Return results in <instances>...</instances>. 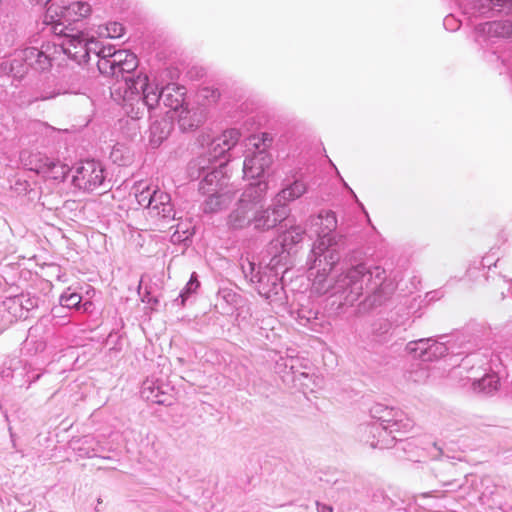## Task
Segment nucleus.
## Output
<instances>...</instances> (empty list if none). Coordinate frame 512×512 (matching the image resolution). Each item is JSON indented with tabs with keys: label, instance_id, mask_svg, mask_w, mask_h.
<instances>
[{
	"label": "nucleus",
	"instance_id": "nucleus-1",
	"mask_svg": "<svg viewBox=\"0 0 512 512\" xmlns=\"http://www.w3.org/2000/svg\"><path fill=\"white\" fill-rule=\"evenodd\" d=\"M311 225L318 227L315 231L318 240L307 259L308 269L316 270L314 288L319 293L340 294L348 305H353L364 292L372 305L382 304L389 295L390 284L386 282V271L379 266L356 265L341 273L332 285H324L328 273L340 259L336 236L333 234L337 227L335 213L322 211L311 218Z\"/></svg>",
	"mask_w": 512,
	"mask_h": 512
},
{
	"label": "nucleus",
	"instance_id": "nucleus-2",
	"mask_svg": "<svg viewBox=\"0 0 512 512\" xmlns=\"http://www.w3.org/2000/svg\"><path fill=\"white\" fill-rule=\"evenodd\" d=\"M185 88L168 84L159 90L149 82L147 75L139 74L136 79L127 80L124 86V110L132 119H140L145 110L151 111L163 103L174 112L184 108Z\"/></svg>",
	"mask_w": 512,
	"mask_h": 512
},
{
	"label": "nucleus",
	"instance_id": "nucleus-3",
	"mask_svg": "<svg viewBox=\"0 0 512 512\" xmlns=\"http://www.w3.org/2000/svg\"><path fill=\"white\" fill-rule=\"evenodd\" d=\"M372 422L359 427L361 441L371 448L388 449L409 432L414 423L403 411L383 404L370 409Z\"/></svg>",
	"mask_w": 512,
	"mask_h": 512
},
{
	"label": "nucleus",
	"instance_id": "nucleus-4",
	"mask_svg": "<svg viewBox=\"0 0 512 512\" xmlns=\"http://www.w3.org/2000/svg\"><path fill=\"white\" fill-rule=\"evenodd\" d=\"M51 67L52 58L36 47L15 51L11 59L3 61L0 65L5 74L18 80L23 79L30 69L45 72Z\"/></svg>",
	"mask_w": 512,
	"mask_h": 512
},
{
	"label": "nucleus",
	"instance_id": "nucleus-5",
	"mask_svg": "<svg viewBox=\"0 0 512 512\" xmlns=\"http://www.w3.org/2000/svg\"><path fill=\"white\" fill-rule=\"evenodd\" d=\"M268 184L264 181H258L250 184L241 194L234 209L227 218V225L230 229H244L252 224L254 210L262 202Z\"/></svg>",
	"mask_w": 512,
	"mask_h": 512
},
{
	"label": "nucleus",
	"instance_id": "nucleus-6",
	"mask_svg": "<svg viewBox=\"0 0 512 512\" xmlns=\"http://www.w3.org/2000/svg\"><path fill=\"white\" fill-rule=\"evenodd\" d=\"M227 161L228 159H225L218 164H213L207 162L206 157H199L189 163L188 169L192 178H199L203 175L199 184L202 194L229 188L224 172Z\"/></svg>",
	"mask_w": 512,
	"mask_h": 512
},
{
	"label": "nucleus",
	"instance_id": "nucleus-7",
	"mask_svg": "<svg viewBox=\"0 0 512 512\" xmlns=\"http://www.w3.org/2000/svg\"><path fill=\"white\" fill-rule=\"evenodd\" d=\"M75 187L86 192L107 189L109 181L102 164L95 160L81 162L72 178Z\"/></svg>",
	"mask_w": 512,
	"mask_h": 512
},
{
	"label": "nucleus",
	"instance_id": "nucleus-8",
	"mask_svg": "<svg viewBox=\"0 0 512 512\" xmlns=\"http://www.w3.org/2000/svg\"><path fill=\"white\" fill-rule=\"evenodd\" d=\"M278 263L276 258H272L254 284L259 295L268 300L270 304L282 306L285 304L286 295L278 272L274 270Z\"/></svg>",
	"mask_w": 512,
	"mask_h": 512
},
{
	"label": "nucleus",
	"instance_id": "nucleus-9",
	"mask_svg": "<svg viewBox=\"0 0 512 512\" xmlns=\"http://www.w3.org/2000/svg\"><path fill=\"white\" fill-rule=\"evenodd\" d=\"M248 145L256 148L251 156H247L243 163L244 177L247 179L261 178L265 171L270 167L272 158L265 148H261V139L258 136L252 135L248 137ZM264 145V143H262Z\"/></svg>",
	"mask_w": 512,
	"mask_h": 512
},
{
	"label": "nucleus",
	"instance_id": "nucleus-10",
	"mask_svg": "<svg viewBox=\"0 0 512 512\" xmlns=\"http://www.w3.org/2000/svg\"><path fill=\"white\" fill-rule=\"evenodd\" d=\"M291 316L299 325L316 333H325L331 328V324L326 316L320 313L318 309L312 307L309 302L301 304L297 310L292 311Z\"/></svg>",
	"mask_w": 512,
	"mask_h": 512
},
{
	"label": "nucleus",
	"instance_id": "nucleus-11",
	"mask_svg": "<svg viewBox=\"0 0 512 512\" xmlns=\"http://www.w3.org/2000/svg\"><path fill=\"white\" fill-rule=\"evenodd\" d=\"M406 351L414 358L427 362L444 356L448 349L443 343L432 338H423L408 342Z\"/></svg>",
	"mask_w": 512,
	"mask_h": 512
},
{
	"label": "nucleus",
	"instance_id": "nucleus-12",
	"mask_svg": "<svg viewBox=\"0 0 512 512\" xmlns=\"http://www.w3.org/2000/svg\"><path fill=\"white\" fill-rule=\"evenodd\" d=\"M288 212L287 206L279 203L266 209H258L257 206L254 210L252 222L254 229L259 231L272 229L287 218Z\"/></svg>",
	"mask_w": 512,
	"mask_h": 512
},
{
	"label": "nucleus",
	"instance_id": "nucleus-13",
	"mask_svg": "<svg viewBox=\"0 0 512 512\" xmlns=\"http://www.w3.org/2000/svg\"><path fill=\"white\" fill-rule=\"evenodd\" d=\"M240 137L241 134L237 129L224 131L221 135L211 141L207 155H204L203 157H206V161L209 163H216L237 144Z\"/></svg>",
	"mask_w": 512,
	"mask_h": 512
},
{
	"label": "nucleus",
	"instance_id": "nucleus-14",
	"mask_svg": "<svg viewBox=\"0 0 512 512\" xmlns=\"http://www.w3.org/2000/svg\"><path fill=\"white\" fill-rule=\"evenodd\" d=\"M118 65H117V76L118 87L115 89V94H118L122 98V105L124 106V86L127 80L136 79V77H131V74L138 66V60L134 53H131L127 50L119 51L117 55Z\"/></svg>",
	"mask_w": 512,
	"mask_h": 512
},
{
	"label": "nucleus",
	"instance_id": "nucleus-15",
	"mask_svg": "<svg viewBox=\"0 0 512 512\" xmlns=\"http://www.w3.org/2000/svg\"><path fill=\"white\" fill-rule=\"evenodd\" d=\"M67 35L59 44L63 53L78 64L89 61V48L87 47V38L84 34L77 32Z\"/></svg>",
	"mask_w": 512,
	"mask_h": 512
},
{
	"label": "nucleus",
	"instance_id": "nucleus-16",
	"mask_svg": "<svg viewBox=\"0 0 512 512\" xmlns=\"http://www.w3.org/2000/svg\"><path fill=\"white\" fill-rule=\"evenodd\" d=\"M43 24L46 26L44 29H48L56 36L63 37V40L68 36L67 34H73L74 31L73 28L69 27L71 22L61 17L59 8L53 3L47 7Z\"/></svg>",
	"mask_w": 512,
	"mask_h": 512
},
{
	"label": "nucleus",
	"instance_id": "nucleus-17",
	"mask_svg": "<svg viewBox=\"0 0 512 512\" xmlns=\"http://www.w3.org/2000/svg\"><path fill=\"white\" fill-rule=\"evenodd\" d=\"M147 209L149 210V214L153 217H161L165 220L175 219V210L171 203V196L158 187L154 191L151 204Z\"/></svg>",
	"mask_w": 512,
	"mask_h": 512
},
{
	"label": "nucleus",
	"instance_id": "nucleus-18",
	"mask_svg": "<svg viewBox=\"0 0 512 512\" xmlns=\"http://www.w3.org/2000/svg\"><path fill=\"white\" fill-rule=\"evenodd\" d=\"M202 204L204 213H217L227 208L235 197V192L231 188L210 192Z\"/></svg>",
	"mask_w": 512,
	"mask_h": 512
},
{
	"label": "nucleus",
	"instance_id": "nucleus-19",
	"mask_svg": "<svg viewBox=\"0 0 512 512\" xmlns=\"http://www.w3.org/2000/svg\"><path fill=\"white\" fill-rule=\"evenodd\" d=\"M158 379L147 378L141 386V397L151 403L165 404L167 402L166 388Z\"/></svg>",
	"mask_w": 512,
	"mask_h": 512
},
{
	"label": "nucleus",
	"instance_id": "nucleus-20",
	"mask_svg": "<svg viewBox=\"0 0 512 512\" xmlns=\"http://www.w3.org/2000/svg\"><path fill=\"white\" fill-rule=\"evenodd\" d=\"M20 159L29 170L44 176L53 158L39 151H23L20 154Z\"/></svg>",
	"mask_w": 512,
	"mask_h": 512
},
{
	"label": "nucleus",
	"instance_id": "nucleus-21",
	"mask_svg": "<svg viewBox=\"0 0 512 512\" xmlns=\"http://www.w3.org/2000/svg\"><path fill=\"white\" fill-rule=\"evenodd\" d=\"M307 192V184L302 179H294L286 184L277 194V203L286 206V203L300 198Z\"/></svg>",
	"mask_w": 512,
	"mask_h": 512
},
{
	"label": "nucleus",
	"instance_id": "nucleus-22",
	"mask_svg": "<svg viewBox=\"0 0 512 512\" xmlns=\"http://www.w3.org/2000/svg\"><path fill=\"white\" fill-rule=\"evenodd\" d=\"M61 17L70 22L87 17L91 12V6L87 2L77 1L64 6H57Z\"/></svg>",
	"mask_w": 512,
	"mask_h": 512
},
{
	"label": "nucleus",
	"instance_id": "nucleus-23",
	"mask_svg": "<svg viewBox=\"0 0 512 512\" xmlns=\"http://www.w3.org/2000/svg\"><path fill=\"white\" fill-rule=\"evenodd\" d=\"M59 93L48 91H32L22 89L15 95L16 104L20 107L29 106L37 101H46L56 97Z\"/></svg>",
	"mask_w": 512,
	"mask_h": 512
},
{
	"label": "nucleus",
	"instance_id": "nucleus-24",
	"mask_svg": "<svg viewBox=\"0 0 512 512\" xmlns=\"http://www.w3.org/2000/svg\"><path fill=\"white\" fill-rule=\"evenodd\" d=\"M471 372L473 376L468 375L466 378L468 382H471L474 391L489 394L497 389L499 378L496 375L484 374L478 377L474 371Z\"/></svg>",
	"mask_w": 512,
	"mask_h": 512
},
{
	"label": "nucleus",
	"instance_id": "nucleus-25",
	"mask_svg": "<svg viewBox=\"0 0 512 512\" xmlns=\"http://www.w3.org/2000/svg\"><path fill=\"white\" fill-rule=\"evenodd\" d=\"M483 31L489 37L512 40V19L488 22Z\"/></svg>",
	"mask_w": 512,
	"mask_h": 512
},
{
	"label": "nucleus",
	"instance_id": "nucleus-26",
	"mask_svg": "<svg viewBox=\"0 0 512 512\" xmlns=\"http://www.w3.org/2000/svg\"><path fill=\"white\" fill-rule=\"evenodd\" d=\"M305 230L299 225H293L280 236V243L283 252L290 253V250L302 241Z\"/></svg>",
	"mask_w": 512,
	"mask_h": 512
},
{
	"label": "nucleus",
	"instance_id": "nucleus-27",
	"mask_svg": "<svg viewBox=\"0 0 512 512\" xmlns=\"http://www.w3.org/2000/svg\"><path fill=\"white\" fill-rule=\"evenodd\" d=\"M178 124L182 131H192L202 122V116L191 112L186 107L178 111Z\"/></svg>",
	"mask_w": 512,
	"mask_h": 512
},
{
	"label": "nucleus",
	"instance_id": "nucleus-28",
	"mask_svg": "<svg viewBox=\"0 0 512 512\" xmlns=\"http://www.w3.org/2000/svg\"><path fill=\"white\" fill-rule=\"evenodd\" d=\"M170 133V124L167 121H155L150 126V143L158 147Z\"/></svg>",
	"mask_w": 512,
	"mask_h": 512
},
{
	"label": "nucleus",
	"instance_id": "nucleus-29",
	"mask_svg": "<svg viewBox=\"0 0 512 512\" xmlns=\"http://www.w3.org/2000/svg\"><path fill=\"white\" fill-rule=\"evenodd\" d=\"M70 169L67 165L61 163L59 160L52 159V163H50L47 172H45V178L64 181L69 173Z\"/></svg>",
	"mask_w": 512,
	"mask_h": 512
},
{
	"label": "nucleus",
	"instance_id": "nucleus-30",
	"mask_svg": "<svg viewBox=\"0 0 512 512\" xmlns=\"http://www.w3.org/2000/svg\"><path fill=\"white\" fill-rule=\"evenodd\" d=\"M156 186H149L146 183L140 182L135 187V197L138 204L144 208H147L151 204V198L154 195Z\"/></svg>",
	"mask_w": 512,
	"mask_h": 512
},
{
	"label": "nucleus",
	"instance_id": "nucleus-31",
	"mask_svg": "<svg viewBox=\"0 0 512 512\" xmlns=\"http://www.w3.org/2000/svg\"><path fill=\"white\" fill-rule=\"evenodd\" d=\"M118 58H98L97 67L99 72L104 76L115 77L117 76Z\"/></svg>",
	"mask_w": 512,
	"mask_h": 512
},
{
	"label": "nucleus",
	"instance_id": "nucleus-32",
	"mask_svg": "<svg viewBox=\"0 0 512 512\" xmlns=\"http://www.w3.org/2000/svg\"><path fill=\"white\" fill-rule=\"evenodd\" d=\"M241 269L245 278L249 279L252 283L263 273V270L261 268L256 269V264L248 258L241 259Z\"/></svg>",
	"mask_w": 512,
	"mask_h": 512
},
{
	"label": "nucleus",
	"instance_id": "nucleus-33",
	"mask_svg": "<svg viewBox=\"0 0 512 512\" xmlns=\"http://www.w3.org/2000/svg\"><path fill=\"white\" fill-rule=\"evenodd\" d=\"M94 444L98 446V443L92 437H84L82 440V446L78 448V454L81 457L92 458L97 456V449Z\"/></svg>",
	"mask_w": 512,
	"mask_h": 512
},
{
	"label": "nucleus",
	"instance_id": "nucleus-34",
	"mask_svg": "<svg viewBox=\"0 0 512 512\" xmlns=\"http://www.w3.org/2000/svg\"><path fill=\"white\" fill-rule=\"evenodd\" d=\"M82 297L80 294L75 292H70V288L67 289L61 296H60V305L62 307L67 308H77L79 304L81 303Z\"/></svg>",
	"mask_w": 512,
	"mask_h": 512
},
{
	"label": "nucleus",
	"instance_id": "nucleus-35",
	"mask_svg": "<svg viewBox=\"0 0 512 512\" xmlns=\"http://www.w3.org/2000/svg\"><path fill=\"white\" fill-rule=\"evenodd\" d=\"M200 286V283L197 279V274L195 272L192 273L190 280L186 284L183 291L180 293V297L182 298V303L185 302V300L188 298V296L192 293H194L198 287Z\"/></svg>",
	"mask_w": 512,
	"mask_h": 512
},
{
	"label": "nucleus",
	"instance_id": "nucleus-36",
	"mask_svg": "<svg viewBox=\"0 0 512 512\" xmlns=\"http://www.w3.org/2000/svg\"><path fill=\"white\" fill-rule=\"evenodd\" d=\"M106 33L101 32V35H105L109 38H119L124 33V27L121 23L110 22L105 27Z\"/></svg>",
	"mask_w": 512,
	"mask_h": 512
},
{
	"label": "nucleus",
	"instance_id": "nucleus-37",
	"mask_svg": "<svg viewBox=\"0 0 512 512\" xmlns=\"http://www.w3.org/2000/svg\"><path fill=\"white\" fill-rule=\"evenodd\" d=\"M483 7H487L494 12H501L510 5L509 0H480Z\"/></svg>",
	"mask_w": 512,
	"mask_h": 512
},
{
	"label": "nucleus",
	"instance_id": "nucleus-38",
	"mask_svg": "<svg viewBox=\"0 0 512 512\" xmlns=\"http://www.w3.org/2000/svg\"><path fill=\"white\" fill-rule=\"evenodd\" d=\"M120 50H116L113 46L102 45L98 52V58H114Z\"/></svg>",
	"mask_w": 512,
	"mask_h": 512
},
{
	"label": "nucleus",
	"instance_id": "nucleus-39",
	"mask_svg": "<svg viewBox=\"0 0 512 512\" xmlns=\"http://www.w3.org/2000/svg\"><path fill=\"white\" fill-rule=\"evenodd\" d=\"M443 25L447 30L455 31L459 28V22L452 15H448L444 18Z\"/></svg>",
	"mask_w": 512,
	"mask_h": 512
},
{
	"label": "nucleus",
	"instance_id": "nucleus-40",
	"mask_svg": "<svg viewBox=\"0 0 512 512\" xmlns=\"http://www.w3.org/2000/svg\"><path fill=\"white\" fill-rule=\"evenodd\" d=\"M13 302L15 304H18L20 305L21 307L25 308L27 311H29L30 309H32L34 306H36V302L33 301L32 299L30 298H27L26 299V303L24 304L23 302V296L22 297H16Z\"/></svg>",
	"mask_w": 512,
	"mask_h": 512
},
{
	"label": "nucleus",
	"instance_id": "nucleus-41",
	"mask_svg": "<svg viewBox=\"0 0 512 512\" xmlns=\"http://www.w3.org/2000/svg\"><path fill=\"white\" fill-rule=\"evenodd\" d=\"M102 44L98 41H95V40H88L87 39V47L89 48V55L91 53H94L95 56L98 58V52H99V49L101 48Z\"/></svg>",
	"mask_w": 512,
	"mask_h": 512
},
{
	"label": "nucleus",
	"instance_id": "nucleus-42",
	"mask_svg": "<svg viewBox=\"0 0 512 512\" xmlns=\"http://www.w3.org/2000/svg\"><path fill=\"white\" fill-rule=\"evenodd\" d=\"M317 510H318V512H332L333 511L332 507L324 505V504H320L319 502H317Z\"/></svg>",
	"mask_w": 512,
	"mask_h": 512
},
{
	"label": "nucleus",
	"instance_id": "nucleus-43",
	"mask_svg": "<svg viewBox=\"0 0 512 512\" xmlns=\"http://www.w3.org/2000/svg\"><path fill=\"white\" fill-rule=\"evenodd\" d=\"M51 0H30L31 3L37 4V5H47L50 3Z\"/></svg>",
	"mask_w": 512,
	"mask_h": 512
},
{
	"label": "nucleus",
	"instance_id": "nucleus-44",
	"mask_svg": "<svg viewBox=\"0 0 512 512\" xmlns=\"http://www.w3.org/2000/svg\"><path fill=\"white\" fill-rule=\"evenodd\" d=\"M142 301L147 303H151L152 301L157 302L156 299H152L151 297H149V293L142 297Z\"/></svg>",
	"mask_w": 512,
	"mask_h": 512
},
{
	"label": "nucleus",
	"instance_id": "nucleus-45",
	"mask_svg": "<svg viewBox=\"0 0 512 512\" xmlns=\"http://www.w3.org/2000/svg\"><path fill=\"white\" fill-rule=\"evenodd\" d=\"M0 376L2 378L9 377V376H11V371L10 370H3V371H1Z\"/></svg>",
	"mask_w": 512,
	"mask_h": 512
},
{
	"label": "nucleus",
	"instance_id": "nucleus-46",
	"mask_svg": "<svg viewBox=\"0 0 512 512\" xmlns=\"http://www.w3.org/2000/svg\"><path fill=\"white\" fill-rule=\"evenodd\" d=\"M418 373H420L422 376L426 375V371L424 369H420Z\"/></svg>",
	"mask_w": 512,
	"mask_h": 512
},
{
	"label": "nucleus",
	"instance_id": "nucleus-47",
	"mask_svg": "<svg viewBox=\"0 0 512 512\" xmlns=\"http://www.w3.org/2000/svg\"><path fill=\"white\" fill-rule=\"evenodd\" d=\"M467 363H468V361L466 360V361H465V362L460 366V369H461V368H465V367H466V365H465V364H467Z\"/></svg>",
	"mask_w": 512,
	"mask_h": 512
}]
</instances>
